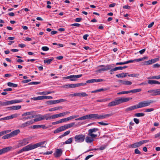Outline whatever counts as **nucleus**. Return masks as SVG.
Returning a JSON list of instances; mask_svg holds the SVG:
<instances>
[{"mask_svg":"<svg viewBox=\"0 0 160 160\" xmlns=\"http://www.w3.org/2000/svg\"><path fill=\"white\" fill-rule=\"evenodd\" d=\"M115 66L113 64H107L105 66L103 65H99L98 67H104L103 68L98 70L97 72H100L102 71H107L108 70H110L112 68L114 67Z\"/></svg>","mask_w":160,"mask_h":160,"instance_id":"39448f33","label":"nucleus"},{"mask_svg":"<svg viewBox=\"0 0 160 160\" xmlns=\"http://www.w3.org/2000/svg\"><path fill=\"white\" fill-rule=\"evenodd\" d=\"M41 116L43 118V120L46 119L47 120H48L51 119V116H50L49 114H46L44 115H41Z\"/></svg>","mask_w":160,"mask_h":160,"instance_id":"b1692460","label":"nucleus"},{"mask_svg":"<svg viewBox=\"0 0 160 160\" xmlns=\"http://www.w3.org/2000/svg\"><path fill=\"white\" fill-rule=\"evenodd\" d=\"M112 115V114H98V119H104L108 117H109Z\"/></svg>","mask_w":160,"mask_h":160,"instance_id":"a211bd4d","label":"nucleus"},{"mask_svg":"<svg viewBox=\"0 0 160 160\" xmlns=\"http://www.w3.org/2000/svg\"><path fill=\"white\" fill-rule=\"evenodd\" d=\"M8 86L9 87H13L16 88L18 87V84H16L13 83L11 82H8L7 83Z\"/></svg>","mask_w":160,"mask_h":160,"instance_id":"a19ab883","label":"nucleus"},{"mask_svg":"<svg viewBox=\"0 0 160 160\" xmlns=\"http://www.w3.org/2000/svg\"><path fill=\"white\" fill-rule=\"evenodd\" d=\"M79 117V115H73L72 116H71L70 117H68V121L71 120L72 119H73L75 118H76L78 117Z\"/></svg>","mask_w":160,"mask_h":160,"instance_id":"09e8293b","label":"nucleus"},{"mask_svg":"<svg viewBox=\"0 0 160 160\" xmlns=\"http://www.w3.org/2000/svg\"><path fill=\"white\" fill-rule=\"evenodd\" d=\"M34 123L32 119L30 121H28L26 122H25L23 123L21 125V127L22 128H24L26 127L31 124H32Z\"/></svg>","mask_w":160,"mask_h":160,"instance_id":"dca6fc26","label":"nucleus"},{"mask_svg":"<svg viewBox=\"0 0 160 160\" xmlns=\"http://www.w3.org/2000/svg\"><path fill=\"white\" fill-rule=\"evenodd\" d=\"M21 108V106L20 105L14 106V110L19 109Z\"/></svg>","mask_w":160,"mask_h":160,"instance_id":"680f3d73","label":"nucleus"},{"mask_svg":"<svg viewBox=\"0 0 160 160\" xmlns=\"http://www.w3.org/2000/svg\"><path fill=\"white\" fill-rule=\"evenodd\" d=\"M99 130V129L96 128L90 129L88 131V135L92 137V138H96L97 137V135L93 134L92 133L96 132Z\"/></svg>","mask_w":160,"mask_h":160,"instance_id":"1a4fd4ad","label":"nucleus"},{"mask_svg":"<svg viewBox=\"0 0 160 160\" xmlns=\"http://www.w3.org/2000/svg\"><path fill=\"white\" fill-rule=\"evenodd\" d=\"M74 140L77 143L83 142L85 139V135L82 134H79L76 135L74 137Z\"/></svg>","mask_w":160,"mask_h":160,"instance_id":"20e7f679","label":"nucleus"},{"mask_svg":"<svg viewBox=\"0 0 160 160\" xmlns=\"http://www.w3.org/2000/svg\"><path fill=\"white\" fill-rule=\"evenodd\" d=\"M12 135L11 134V133H10L9 134H7L4 136H3L2 137V139H8V138H12Z\"/></svg>","mask_w":160,"mask_h":160,"instance_id":"f704fd0d","label":"nucleus"},{"mask_svg":"<svg viewBox=\"0 0 160 160\" xmlns=\"http://www.w3.org/2000/svg\"><path fill=\"white\" fill-rule=\"evenodd\" d=\"M93 83L98 82L104 81V80L102 79H92Z\"/></svg>","mask_w":160,"mask_h":160,"instance_id":"49530a36","label":"nucleus"},{"mask_svg":"<svg viewBox=\"0 0 160 160\" xmlns=\"http://www.w3.org/2000/svg\"><path fill=\"white\" fill-rule=\"evenodd\" d=\"M142 89H134L132 90L129 91L130 93L132 92V93H136L139 92L141 91Z\"/></svg>","mask_w":160,"mask_h":160,"instance_id":"58836bf2","label":"nucleus"},{"mask_svg":"<svg viewBox=\"0 0 160 160\" xmlns=\"http://www.w3.org/2000/svg\"><path fill=\"white\" fill-rule=\"evenodd\" d=\"M139 75V74L138 73H133L130 74H128V76L130 77H137Z\"/></svg>","mask_w":160,"mask_h":160,"instance_id":"3c124183","label":"nucleus"},{"mask_svg":"<svg viewBox=\"0 0 160 160\" xmlns=\"http://www.w3.org/2000/svg\"><path fill=\"white\" fill-rule=\"evenodd\" d=\"M149 141V140H144L138 142H136L130 145V147L132 148H136L139 147L143 144L148 142Z\"/></svg>","mask_w":160,"mask_h":160,"instance_id":"0eeeda50","label":"nucleus"},{"mask_svg":"<svg viewBox=\"0 0 160 160\" xmlns=\"http://www.w3.org/2000/svg\"><path fill=\"white\" fill-rule=\"evenodd\" d=\"M62 108V106L55 107L49 109V111L50 112H52L56 110H58Z\"/></svg>","mask_w":160,"mask_h":160,"instance_id":"c756f323","label":"nucleus"},{"mask_svg":"<svg viewBox=\"0 0 160 160\" xmlns=\"http://www.w3.org/2000/svg\"><path fill=\"white\" fill-rule=\"evenodd\" d=\"M160 79V75L156 76H151L148 78V79Z\"/></svg>","mask_w":160,"mask_h":160,"instance_id":"ea45409f","label":"nucleus"},{"mask_svg":"<svg viewBox=\"0 0 160 160\" xmlns=\"http://www.w3.org/2000/svg\"><path fill=\"white\" fill-rule=\"evenodd\" d=\"M31 99L35 101L43 100V96H39L37 97H34L31 98Z\"/></svg>","mask_w":160,"mask_h":160,"instance_id":"7c9ffc66","label":"nucleus"},{"mask_svg":"<svg viewBox=\"0 0 160 160\" xmlns=\"http://www.w3.org/2000/svg\"><path fill=\"white\" fill-rule=\"evenodd\" d=\"M88 96V95L85 92H76L73 94H70L69 95V96L72 97L79 96L85 97Z\"/></svg>","mask_w":160,"mask_h":160,"instance_id":"9d476101","label":"nucleus"},{"mask_svg":"<svg viewBox=\"0 0 160 160\" xmlns=\"http://www.w3.org/2000/svg\"><path fill=\"white\" fill-rule=\"evenodd\" d=\"M32 128L33 129L39 128H41L40 125H36L32 126Z\"/></svg>","mask_w":160,"mask_h":160,"instance_id":"052dcab7","label":"nucleus"},{"mask_svg":"<svg viewBox=\"0 0 160 160\" xmlns=\"http://www.w3.org/2000/svg\"><path fill=\"white\" fill-rule=\"evenodd\" d=\"M130 93L129 91H123L121 92L118 93L117 94L118 95L123 94H128V93Z\"/></svg>","mask_w":160,"mask_h":160,"instance_id":"8fccbe9b","label":"nucleus"},{"mask_svg":"<svg viewBox=\"0 0 160 160\" xmlns=\"http://www.w3.org/2000/svg\"><path fill=\"white\" fill-rule=\"evenodd\" d=\"M106 147L107 146L105 145L103 146H102L100 147V148L98 149L100 150H103L106 148Z\"/></svg>","mask_w":160,"mask_h":160,"instance_id":"69168bd1","label":"nucleus"},{"mask_svg":"<svg viewBox=\"0 0 160 160\" xmlns=\"http://www.w3.org/2000/svg\"><path fill=\"white\" fill-rule=\"evenodd\" d=\"M53 58H50L45 59L44 60V62L45 63H47L48 64H50L51 62L53 60Z\"/></svg>","mask_w":160,"mask_h":160,"instance_id":"4c0bfd02","label":"nucleus"},{"mask_svg":"<svg viewBox=\"0 0 160 160\" xmlns=\"http://www.w3.org/2000/svg\"><path fill=\"white\" fill-rule=\"evenodd\" d=\"M46 142V141H45L36 143L34 145L29 144L24 147L22 149L18 151L17 153L18 154H20L23 152L28 151L38 147H40L41 148L45 147V146H42V145L44 144Z\"/></svg>","mask_w":160,"mask_h":160,"instance_id":"f257e3e1","label":"nucleus"},{"mask_svg":"<svg viewBox=\"0 0 160 160\" xmlns=\"http://www.w3.org/2000/svg\"><path fill=\"white\" fill-rule=\"evenodd\" d=\"M132 82L131 81H125L124 85H130L132 84Z\"/></svg>","mask_w":160,"mask_h":160,"instance_id":"6e6d98bb","label":"nucleus"},{"mask_svg":"<svg viewBox=\"0 0 160 160\" xmlns=\"http://www.w3.org/2000/svg\"><path fill=\"white\" fill-rule=\"evenodd\" d=\"M40 82H29L28 83V85H33V84H40Z\"/></svg>","mask_w":160,"mask_h":160,"instance_id":"5fc2aeb1","label":"nucleus"},{"mask_svg":"<svg viewBox=\"0 0 160 160\" xmlns=\"http://www.w3.org/2000/svg\"><path fill=\"white\" fill-rule=\"evenodd\" d=\"M52 151H48L45 152H42L40 153V154H42L43 155H49L51 154L52 153Z\"/></svg>","mask_w":160,"mask_h":160,"instance_id":"603ef678","label":"nucleus"},{"mask_svg":"<svg viewBox=\"0 0 160 160\" xmlns=\"http://www.w3.org/2000/svg\"><path fill=\"white\" fill-rule=\"evenodd\" d=\"M12 135L11 134V133H10L9 134H7L4 136H3L2 137V139H8V138H12Z\"/></svg>","mask_w":160,"mask_h":160,"instance_id":"c9c22d12","label":"nucleus"},{"mask_svg":"<svg viewBox=\"0 0 160 160\" xmlns=\"http://www.w3.org/2000/svg\"><path fill=\"white\" fill-rule=\"evenodd\" d=\"M67 101L66 99H60L59 100H56L57 103H59L61 102H65Z\"/></svg>","mask_w":160,"mask_h":160,"instance_id":"864d4df0","label":"nucleus"},{"mask_svg":"<svg viewBox=\"0 0 160 160\" xmlns=\"http://www.w3.org/2000/svg\"><path fill=\"white\" fill-rule=\"evenodd\" d=\"M41 116V114L38 115H37V116H38V117L37 118H35L34 119H32L34 123L35 122H36L43 120V118H42Z\"/></svg>","mask_w":160,"mask_h":160,"instance_id":"cd10ccee","label":"nucleus"},{"mask_svg":"<svg viewBox=\"0 0 160 160\" xmlns=\"http://www.w3.org/2000/svg\"><path fill=\"white\" fill-rule=\"evenodd\" d=\"M154 110V109L153 108H148L145 110V112H149L153 111Z\"/></svg>","mask_w":160,"mask_h":160,"instance_id":"774afa93","label":"nucleus"},{"mask_svg":"<svg viewBox=\"0 0 160 160\" xmlns=\"http://www.w3.org/2000/svg\"><path fill=\"white\" fill-rule=\"evenodd\" d=\"M20 132V131L19 129H17L11 132L10 133L12 137H13L17 135Z\"/></svg>","mask_w":160,"mask_h":160,"instance_id":"c85d7f7f","label":"nucleus"},{"mask_svg":"<svg viewBox=\"0 0 160 160\" xmlns=\"http://www.w3.org/2000/svg\"><path fill=\"white\" fill-rule=\"evenodd\" d=\"M23 117L20 119L22 120L23 121H24L26 120L31 119L35 118L36 117V116L35 115H31L30 116H28L26 117Z\"/></svg>","mask_w":160,"mask_h":160,"instance_id":"5701e85b","label":"nucleus"},{"mask_svg":"<svg viewBox=\"0 0 160 160\" xmlns=\"http://www.w3.org/2000/svg\"><path fill=\"white\" fill-rule=\"evenodd\" d=\"M132 99V98H119L118 99L119 104L124 102H126L128 101L129 100H131Z\"/></svg>","mask_w":160,"mask_h":160,"instance_id":"4468645a","label":"nucleus"},{"mask_svg":"<svg viewBox=\"0 0 160 160\" xmlns=\"http://www.w3.org/2000/svg\"><path fill=\"white\" fill-rule=\"evenodd\" d=\"M11 131V130H8L1 132H0V137L4 135V134L8 133Z\"/></svg>","mask_w":160,"mask_h":160,"instance_id":"72a5a7b5","label":"nucleus"},{"mask_svg":"<svg viewBox=\"0 0 160 160\" xmlns=\"http://www.w3.org/2000/svg\"><path fill=\"white\" fill-rule=\"evenodd\" d=\"M148 84L152 85L154 84H160V82L155 80H149L148 81Z\"/></svg>","mask_w":160,"mask_h":160,"instance_id":"4be33fe9","label":"nucleus"},{"mask_svg":"<svg viewBox=\"0 0 160 160\" xmlns=\"http://www.w3.org/2000/svg\"><path fill=\"white\" fill-rule=\"evenodd\" d=\"M145 115V114L142 112H140L135 113L134 116L137 117H143Z\"/></svg>","mask_w":160,"mask_h":160,"instance_id":"c03bdc74","label":"nucleus"},{"mask_svg":"<svg viewBox=\"0 0 160 160\" xmlns=\"http://www.w3.org/2000/svg\"><path fill=\"white\" fill-rule=\"evenodd\" d=\"M17 115L16 114L11 115L10 116L6 117H5L0 118V121L3 120H8L16 118L17 117Z\"/></svg>","mask_w":160,"mask_h":160,"instance_id":"f8f14e48","label":"nucleus"},{"mask_svg":"<svg viewBox=\"0 0 160 160\" xmlns=\"http://www.w3.org/2000/svg\"><path fill=\"white\" fill-rule=\"evenodd\" d=\"M93 138L92 137L87 136L86 138H85V141L87 143H90L94 140Z\"/></svg>","mask_w":160,"mask_h":160,"instance_id":"bb28decb","label":"nucleus"},{"mask_svg":"<svg viewBox=\"0 0 160 160\" xmlns=\"http://www.w3.org/2000/svg\"><path fill=\"white\" fill-rule=\"evenodd\" d=\"M62 154V151L61 149H57L54 155L55 157L58 158L61 156Z\"/></svg>","mask_w":160,"mask_h":160,"instance_id":"ddd939ff","label":"nucleus"},{"mask_svg":"<svg viewBox=\"0 0 160 160\" xmlns=\"http://www.w3.org/2000/svg\"><path fill=\"white\" fill-rule=\"evenodd\" d=\"M65 130V129L63 127V126H62L57 128L54 131V133H59L62 131Z\"/></svg>","mask_w":160,"mask_h":160,"instance_id":"aec40b11","label":"nucleus"},{"mask_svg":"<svg viewBox=\"0 0 160 160\" xmlns=\"http://www.w3.org/2000/svg\"><path fill=\"white\" fill-rule=\"evenodd\" d=\"M110 99L108 98H105L101 100H98L96 101L97 102H105L109 100Z\"/></svg>","mask_w":160,"mask_h":160,"instance_id":"37998d69","label":"nucleus"},{"mask_svg":"<svg viewBox=\"0 0 160 160\" xmlns=\"http://www.w3.org/2000/svg\"><path fill=\"white\" fill-rule=\"evenodd\" d=\"M88 115L89 119H98V114H91Z\"/></svg>","mask_w":160,"mask_h":160,"instance_id":"6ab92c4d","label":"nucleus"},{"mask_svg":"<svg viewBox=\"0 0 160 160\" xmlns=\"http://www.w3.org/2000/svg\"><path fill=\"white\" fill-rule=\"evenodd\" d=\"M72 142V138H69L68 140L65 142L63 143L65 144H68L71 143Z\"/></svg>","mask_w":160,"mask_h":160,"instance_id":"79ce46f5","label":"nucleus"},{"mask_svg":"<svg viewBox=\"0 0 160 160\" xmlns=\"http://www.w3.org/2000/svg\"><path fill=\"white\" fill-rule=\"evenodd\" d=\"M88 115H87L85 116H83L82 117H80L79 118H76L75 119V120L78 121V120H82L85 119H89L88 118Z\"/></svg>","mask_w":160,"mask_h":160,"instance_id":"393cba45","label":"nucleus"},{"mask_svg":"<svg viewBox=\"0 0 160 160\" xmlns=\"http://www.w3.org/2000/svg\"><path fill=\"white\" fill-rule=\"evenodd\" d=\"M158 60H159L158 58H155L151 59L152 62V64L153 63H154L157 62H158Z\"/></svg>","mask_w":160,"mask_h":160,"instance_id":"e2e57ef3","label":"nucleus"},{"mask_svg":"<svg viewBox=\"0 0 160 160\" xmlns=\"http://www.w3.org/2000/svg\"><path fill=\"white\" fill-rule=\"evenodd\" d=\"M148 92H153V93L151 94V96H156L157 95H160V89H158L155 90H150L148 91Z\"/></svg>","mask_w":160,"mask_h":160,"instance_id":"9b49d317","label":"nucleus"},{"mask_svg":"<svg viewBox=\"0 0 160 160\" xmlns=\"http://www.w3.org/2000/svg\"><path fill=\"white\" fill-rule=\"evenodd\" d=\"M154 102V101L152 100L143 101L140 102L137 105L138 108H141L144 107L148 106H149L152 103Z\"/></svg>","mask_w":160,"mask_h":160,"instance_id":"f03ea898","label":"nucleus"},{"mask_svg":"<svg viewBox=\"0 0 160 160\" xmlns=\"http://www.w3.org/2000/svg\"><path fill=\"white\" fill-rule=\"evenodd\" d=\"M75 124V122H73L70 124H66L65 125L63 126L64 128L65 129V130L66 129L71 128Z\"/></svg>","mask_w":160,"mask_h":160,"instance_id":"412c9836","label":"nucleus"},{"mask_svg":"<svg viewBox=\"0 0 160 160\" xmlns=\"http://www.w3.org/2000/svg\"><path fill=\"white\" fill-rule=\"evenodd\" d=\"M43 99H52L53 98L51 96H43Z\"/></svg>","mask_w":160,"mask_h":160,"instance_id":"bf43d9fd","label":"nucleus"},{"mask_svg":"<svg viewBox=\"0 0 160 160\" xmlns=\"http://www.w3.org/2000/svg\"><path fill=\"white\" fill-rule=\"evenodd\" d=\"M42 50L43 51H46L49 50V48L46 46L42 47Z\"/></svg>","mask_w":160,"mask_h":160,"instance_id":"13d9d810","label":"nucleus"},{"mask_svg":"<svg viewBox=\"0 0 160 160\" xmlns=\"http://www.w3.org/2000/svg\"><path fill=\"white\" fill-rule=\"evenodd\" d=\"M119 104L118 99H116L114 101L110 102L108 104V107H112Z\"/></svg>","mask_w":160,"mask_h":160,"instance_id":"2eb2a0df","label":"nucleus"},{"mask_svg":"<svg viewBox=\"0 0 160 160\" xmlns=\"http://www.w3.org/2000/svg\"><path fill=\"white\" fill-rule=\"evenodd\" d=\"M152 64L151 60H149L147 61H145L144 62L143 65H148Z\"/></svg>","mask_w":160,"mask_h":160,"instance_id":"a18cd8bd","label":"nucleus"},{"mask_svg":"<svg viewBox=\"0 0 160 160\" xmlns=\"http://www.w3.org/2000/svg\"><path fill=\"white\" fill-rule=\"evenodd\" d=\"M46 103L49 105H52L57 103L56 100H50L47 101Z\"/></svg>","mask_w":160,"mask_h":160,"instance_id":"e433bc0d","label":"nucleus"},{"mask_svg":"<svg viewBox=\"0 0 160 160\" xmlns=\"http://www.w3.org/2000/svg\"><path fill=\"white\" fill-rule=\"evenodd\" d=\"M59 117H60V116L59 114H55L51 116V119H52Z\"/></svg>","mask_w":160,"mask_h":160,"instance_id":"de8ad7c7","label":"nucleus"},{"mask_svg":"<svg viewBox=\"0 0 160 160\" xmlns=\"http://www.w3.org/2000/svg\"><path fill=\"white\" fill-rule=\"evenodd\" d=\"M82 76V74L77 75H71L67 77H63V79H70V80L71 81H76L77 80V78L81 77Z\"/></svg>","mask_w":160,"mask_h":160,"instance_id":"6e6552de","label":"nucleus"},{"mask_svg":"<svg viewBox=\"0 0 160 160\" xmlns=\"http://www.w3.org/2000/svg\"><path fill=\"white\" fill-rule=\"evenodd\" d=\"M80 26V24L78 23H73L70 25L71 26H76L77 27H79Z\"/></svg>","mask_w":160,"mask_h":160,"instance_id":"338daca9","label":"nucleus"},{"mask_svg":"<svg viewBox=\"0 0 160 160\" xmlns=\"http://www.w3.org/2000/svg\"><path fill=\"white\" fill-rule=\"evenodd\" d=\"M29 143L28 139L24 138L21 140L18 141V144L17 145L14 146L15 148L16 149L20 147L25 146Z\"/></svg>","mask_w":160,"mask_h":160,"instance_id":"423d86ee","label":"nucleus"},{"mask_svg":"<svg viewBox=\"0 0 160 160\" xmlns=\"http://www.w3.org/2000/svg\"><path fill=\"white\" fill-rule=\"evenodd\" d=\"M138 108V105L131 106L128 108H127L125 110V111L128 112L129 111H132L134 109Z\"/></svg>","mask_w":160,"mask_h":160,"instance_id":"f3484780","label":"nucleus"},{"mask_svg":"<svg viewBox=\"0 0 160 160\" xmlns=\"http://www.w3.org/2000/svg\"><path fill=\"white\" fill-rule=\"evenodd\" d=\"M33 112H25L22 115V117H24L26 116H29L30 115H32L33 114Z\"/></svg>","mask_w":160,"mask_h":160,"instance_id":"2f4dec72","label":"nucleus"},{"mask_svg":"<svg viewBox=\"0 0 160 160\" xmlns=\"http://www.w3.org/2000/svg\"><path fill=\"white\" fill-rule=\"evenodd\" d=\"M22 99L19 100H14L11 101H7L4 102H2L0 101V105L2 106H5L9 105H10L14 103H18L22 102Z\"/></svg>","mask_w":160,"mask_h":160,"instance_id":"7ed1b4c3","label":"nucleus"},{"mask_svg":"<svg viewBox=\"0 0 160 160\" xmlns=\"http://www.w3.org/2000/svg\"><path fill=\"white\" fill-rule=\"evenodd\" d=\"M128 74V73H127L122 72L118 74H117L116 75V76L118 78H125L127 76Z\"/></svg>","mask_w":160,"mask_h":160,"instance_id":"a878e982","label":"nucleus"},{"mask_svg":"<svg viewBox=\"0 0 160 160\" xmlns=\"http://www.w3.org/2000/svg\"><path fill=\"white\" fill-rule=\"evenodd\" d=\"M6 150L5 149V148H2V149H0V152L1 153V155L3 154L6 153L7 152H6Z\"/></svg>","mask_w":160,"mask_h":160,"instance_id":"4d7b16f0","label":"nucleus"},{"mask_svg":"<svg viewBox=\"0 0 160 160\" xmlns=\"http://www.w3.org/2000/svg\"><path fill=\"white\" fill-rule=\"evenodd\" d=\"M5 148L7 152L11 150H13L16 149L15 148L14 146L13 147H12L11 146H9L8 147H5Z\"/></svg>","mask_w":160,"mask_h":160,"instance_id":"473e14b6","label":"nucleus"},{"mask_svg":"<svg viewBox=\"0 0 160 160\" xmlns=\"http://www.w3.org/2000/svg\"><path fill=\"white\" fill-rule=\"evenodd\" d=\"M135 153L136 154H141V152L138 149H136L134 150Z\"/></svg>","mask_w":160,"mask_h":160,"instance_id":"0e129e2a","label":"nucleus"}]
</instances>
